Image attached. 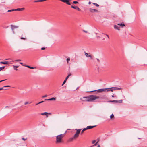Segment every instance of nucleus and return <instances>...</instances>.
I'll return each mask as SVG.
<instances>
[{
  "label": "nucleus",
  "instance_id": "b1692460",
  "mask_svg": "<svg viewBox=\"0 0 147 147\" xmlns=\"http://www.w3.org/2000/svg\"><path fill=\"white\" fill-rule=\"evenodd\" d=\"M94 5L96 6L97 7H99V5L98 4L96 3H92Z\"/></svg>",
  "mask_w": 147,
  "mask_h": 147
},
{
  "label": "nucleus",
  "instance_id": "bb28decb",
  "mask_svg": "<svg viewBox=\"0 0 147 147\" xmlns=\"http://www.w3.org/2000/svg\"><path fill=\"white\" fill-rule=\"evenodd\" d=\"M5 68L4 66L2 67H0V71Z\"/></svg>",
  "mask_w": 147,
  "mask_h": 147
},
{
  "label": "nucleus",
  "instance_id": "7c9ffc66",
  "mask_svg": "<svg viewBox=\"0 0 147 147\" xmlns=\"http://www.w3.org/2000/svg\"><path fill=\"white\" fill-rule=\"evenodd\" d=\"M36 67H31V66H30V69H36Z\"/></svg>",
  "mask_w": 147,
  "mask_h": 147
},
{
  "label": "nucleus",
  "instance_id": "9d476101",
  "mask_svg": "<svg viewBox=\"0 0 147 147\" xmlns=\"http://www.w3.org/2000/svg\"><path fill=\"white\" fill-rule=\"evenodd\" d=\"M51 115V113H48L47 112H44V113H41V115H46V117H48V115Z\"/></svg>",
  "mask_w": 147,
  "mask_h": 147
},
{
  "label": "nucleus",
  "instance_id": "f03ea898",
  "mask_svg": "<svg viewBox=\"0 0 147 147\" xmlns=\"http://www.w3.org/2000/svg\"><path fill=\"white\" fill-rule=\"evenodd\" d=\"M64 136V134H62L57 136L56 137V143L57 144L62 142V139Z\"/></svg>",
  "mask_w": 147,
  "mask_h": 147
},
{
  "label": "nucleus",
  "instance_id": "72a5a7b5",
  "mask_svg": "<svg viewBox=\"0 0 147 147\" xmlns=\"http://www.w3.org/2000/svg\"><path fill=\"white\" fill-rule=\"evenodd\" d=\"M44 102V101H41L40 102H39V103H38L36 104V105H38V104H40V103H43V102Z\"/></svg>",
  "mask_w": 147,
  "mask_h": 147
},
{
  "label": "nucleus",
  "instance_id": "412c9836",
  "mask_svg": "<svg viewBox=\"0 0 147 147\" xmlns=\"http://www.w3.org/2000/svg\"><path fill=\"white\" fill-rule=\"evenodd\" d=\"M20 39L21 40H27V38L26 37H21L20 38Z\"/></svg>",
  "mask_w": 147,
  "mask_h": 147
},
{
  "label": "nucleus",
  "instance_id": "4be33fe9",
  "mask_svg": "<svg viewBox=\"0 0 147 147\" xmlns=\"http://www.w3.org/2000/svg\"><path fill=\"white\" fill-rule=\"evenodd\" d=\"M71 75V74H69L67 76L66 78L65 79L66 80L68 79L69 77Z\"/></svg>",
  "mask_w": 147,
  "mask_h": 147
},
{
  "label": "nucleus",
  "instance_id": "0eeeda50",
  "mask_svg": "<svg viewBox=\"0 0 147 147\" xmlns=\"http://www.w3.org/2000/svg\"><path fill=\"white\" fill-rule=\"evenodd\" d=\"M89 10V11L91 13L98 12V10L95 9L90 8Z\"/></svg>",
  "mask_w": 147,
  "mask_h": 147
},
{
  "label": "nucleus",
  "instance_id": "8fccbe9b",
  "mask_svg": "<svg viewBox=\"0 0 147 147\" xmlns=\"http://www.w3.org/2000/svg\"><path fill=\"white\" fill-rule=\"evenodd\" d=\"M11 59L10 58L7 59H5V60H10Z\"/></svg>",
  "mask_w": 147,
  "mask_h": 147
},
{
  "label": "nucleus",
  "instance_id": "49530a36",
  "mask_svg": "<svg viewBox=\"0 0 147 147\" xmlns=\"http://www.w3.org/2000/svg\"><path fill=\"white\" fill-rule=\"evenodd\" d=\"M96 59L98 62H100V60H99V59L97 58Z\"/></svg>",
  "mask_w": 147,
  "mask_h": 147
},
{
  "label": "nucleus",
  "instance_id": "473e14b6",
  "mask_svg": "<svg viewBox=\"0 0 147 147\" xmlns=\"http://www.w3.org/2000/svg\"><path fill=\"white\" fill-rule=\"evenodd\" d=\"M31 103H29L28 102H25L24 103V104L25 105H26L27 104H30Z\"/></svg>",
  "mask_w": 147,
  "mask_h": 147
},
{
  "label": "nucleus",
  "instance_id": "20e7f679",
  "mask_svg": "<svg viewBox=\"0 0 147 147\" xmlns=\"http://www.w3.org/2000/svg\"><path fill=\"white\" fill-rule=\"evenodd\" d=\"M81 129H76V132L74 135L75 137H76L77 138H78V137Z\"/></svg>",
  "mask_w": 147,
  "mask_h": 147
},
{
  "label": "nucleus",
  "instance_id": "bf43d9fd",
  "mask_svg": "<svg viewBox=\"0 0 147 147\" xmlns=\"http://www.w3.org/2000/svg\"><path fill=\"white\" fill-rule=\"evenodd\" d=\"M100 146L99 145H98L97 147H100Z\"/></svg>",
  "mask_w": 147,
  "mask_h": 147
},
{
  "label": "nucleus",
  "instance_id": "f8f14e48",
  "mask_svg": "<svg viewBox=\"0 0 147 147\" xmlns=\"http://www.w3.org/2000/svg\"><path fill=\"white\" fill-rule=\"evenodd\" d=\"M96 125L95 126H88L86 128L87 129H90L96 127Z\"/></svg>",
  "mask_w": 147,
  "mask_h": 147
},
{
  "label": "nucleus",
  "instance_id": "c756f323",
  "mask_svg": "<svg viewBox=\"0 0 147 147\" xmlns=\"http://www.w3.org/2000/svg\"><path fill=\"white\" fill-rule=\"evenodd\" d=\"M66 81H67L65 79V80L63 81V84L62 85V86H63L65 83Z\"/></svg>",
  "mask_w": 147,
  "mask_h": 147
},
{
  "label": "nucleus",
  "instance_id": "6e6552de",
  "mask_svg": "<svg viewBox=\"0 0 147 147\" xmlns=\"http://www.w3.org/2000/svg\"><path fill=\"white\" fill-rule=\"evenodd\" d=\"M71 7L72 8L78 10L79 11H81V9L79 8L78 7L76 6H74L73 5H72L71 6Z\"/></svg>",
  "mask_w": 147,
  "mask_h": 147
},
{
  "label": "nucleus",
  "instance_id": "cd10ccee",
  "mask_svg": "<svg viewBox=\"0 0 147 147\" xmlns=\"http://www.w3.org/2000/svg\"><path fill=\"white\" fill-rule=\"evenodd\" d=\"M13 11H15V10H14V9L9 10L7 11V12H9Z\"/></svg>",
  "mask_w": 147,
  "mask_h": 147
},
{
  "label": "nucleus",
  "instance_id": "6ab92c4d",
  "mask_svg": "<svg viewBox=\"0 0 147 147\" xmlns=\"http://www.w3.org/2000/svg\"><path fill=\"white\" fill-rule=\"evenodd\" d=\"M117 102L120 103H121L122 102L123 100H117Z\"/></svg>",
  "mask_w": 147,
  "mask_h": 147
},
{
  "label": "nucleus",
  "instance_id": "2eb2a0df",
  "mask_svg": "<svg viewBox=\"0 0 147 147\" xmlns=\"http://www.w3.org/2000/svg\"><path fill=\"white\" fill-rule=\"evenodd\" d=\"M114 28L116 29H117L118 30H120L119 27H118L117 25H114Z\"/></svg>",
  "mask_w": 147,
  "mask_h": 147
},
{
  "label": "nucleus",
  "instance_id": "5fc2aeb1",
  "mask_svg": "<svg viewBox=\"0 0 147 147\" xmlns=\"http://www.w3.org/2000/svg\"><path fill=\"white\" fill-rule=\"evenodd\" d=\"M21 61V60H20V59H18V60H15V61Z\"/></svg>",
  "mask_w": 147,
  "mask_h": 147
},
{
  "label": "nucleus",
  "instance_id": "4c0bfd02",
  "mask_svg": "<svg viewBox=\"0 0 147 147\" xmlns=\"http://www.w3.org/2000/svg\"><path fill=\"white\" fill-rule=\"evenodd\" d=\"M96 142V140H93L92 141V144H93L95 143Z\"/></svg>",
  "mask_w": 147,
  "mask_h": 147
},
{
  "label": "nucleus",
  "instance_id": "603ef678",
  "mask_svg": "<svg viewBox=\"0 0 147 147\" xmlns=\"http://www.w3.org/2000/svg\"><path fill=\"white\" fill-rule=\"evenodd\" d=\"M45 101H47V100H48V101H49V100H48V99H45Z\"/></svg>",
  "mask_w": 147,
  "mask_h": 147
},
{
  "label": "nucleus",
  "instance_id": "5701e85b",
  "mask_svg": "<svg viewBox=\"0 0 147 147\" xmlns=\"http://www.w3.org/2000/svg\"><path fill=\"white\" fill-rule=\"evenodd\" d=\"M105 89H106V90H107V92L111 91V90H112V89H110V88H105Z\"/></svg>",
  "mask_w": 147,
  "mask_h": 147
},
{
  "label": "nucleus",
  "instance_id": "c85d7f7f",
  "mask_svg": "<svg viewBox=\"0 0 147 147\" xmlns=\"http://www.w3.org/2000/svg\"><path fill=\"white\" fill-rule=\"evenodd\" d=\"M35 2H41V0H36L35 1H34Z\"/></svg>",
  "mask_w": 147,
  "mask_h": 147
},
{
  "label": "nucleus",
  "instance_id": "423d86ee",
  "mask_svg": "<svg viewBox=\"0 0 147 147\" xmlns=\"http://www.w3.org/2000/svg\"><path fill=\"white\" fill-rule=\"evenodd\" d=\"M77 138L76 137H75L74 135L73 137L69 138L68 140L67 141L68 142H71L73 141L74 140L76 139Z\"/></svg>",
  "mask_w": 147,
  "mask_h": 147
},
{
  "label": "nucleus",
  "instance_id": "1a4fd4ad",
  "mask_svg": "<svg viewBox=\"0 0 147 147\" xmlns=\"http://www.w3.org/2000/svg\"><path fill=\"white\" fill-rule=\"evenodd\" d=\"M85 54L86 56L87 57H90V59H93V57L92 55L90 54H88L87 53L85 52Z\"/></svg>",
  "mask_w": 147,
  "mask_h": 147
},
{
  "label": "nucleus",
  "instance_id": "c9c22d12",
  "mask_svg": "<svg viewBox=\"0 0 147 147\" xmlns=\"http://www.w3.org/2000/svg\"><path fill=\"white\" fill-rule=\"evenodd\" d=\"M3 88V87L2 88H0V91L4 89ZM4 90H7V89H4Z\"/></svg>",
  "mask_w": 147,
  "mask_h": 147
},
{
  "label": "nucleus",
  "instance_id": "e433bc0d",
  "mask_svg": "<svg viewBox=\"0 0 147 147\" xmlns=\"http://www.w3.org/2000/svg\"><path fill=\"white\" fill-rule=\"evenodd\" d=\"M10 87V86L7 85V86H4L3 87L5 88V87Z\"/></svg>",
  "mask_w": 147,
  "mask_h": 147
},
{
  "label": "nucleus",
  "instance_id": "4468645a",
  "mask_svg": "<svg viewBox=\"0 0 147 147\" xmlns=\"http://www.w3.org/2000/svg\"><path fill=\"white\" fill-rule=\"evenodd\" d=\"M0 64H4L8 65L9 64V62L7 61H5L4 62H0Z\"/></svg>",
  "mask_w": 147,
  "mask_h": 147
},
{
  "label": "nucleus",
  "instance_id": "13d9d810",
  "mask_svg": "<svg viewBox=\"0 0 147 147\" xmlns=\"http://www.w3.org/2000/svg\"><path fill=\"white\" fill-rule=\"evenodd\" d=\"M112 97H114V94H113V95H112Z\"/></svg>",
  "mask_w": 147,
  "mask_h": 147
},
{
  "label": "nucleus",
  "instance_id": "7ed1b4c3",
  "mask_svg": "<svg viewBox=\"0 0 147 147\" xmlns=\"http://www.w3.org/2000/svg\"><path fill=\"white\" fill-rule=\"evenodd\" d=\"M106 90V89H105V88L100 89H98V90H95L92 91H86V92H86V93H88V92H96V91H97L98 92L100 93V92H104V91H105V90Z\"/></svg>",
  "mask_w": 147,
  "mask_h": 147
},
{
  "label": "nucleus",
  "instance_id": "6e6d98bb",
  "mask_svg": "<svg viewBox=\"0 0 147 147\" xmlns=\"http://www.w3.org/2000/svg\"><path fill=\"white\" fill-rule=\"evenodd\" d=\"M119 24V23H118L117 24V25H119L120 26V24Z\"/></svg>",
  "mask_w": 147,
  "mask_h": 147
},
{
  "label": "nucleus",
  "instance_id": "ea45409f",
  "mask_svg": "<svg viewBox=\"0 0 147 147\" xmlns=\"http://www.w3.org/2000/svg\"><path fill=\"white\" fill-rule=\"evenodd\" d=\"M102 34H104L105 35V34H103V33H102ZM106 36L107 37H108V38L109 39V36H108V35H107V34H106Z\"/></svg>",
  "mask_w": 147,
  "mask_h": 147
},
{
  "label": "nucleus",
  "instance_id": "f3484780",
  "mask_svg": "<svg viewBox=\"0 0 147 147\" xmlns=\"http://www.w3.org/2000/svg\"><path fill=\"white\" fill-rule=\"evenodd\" d=\"M56 99V98H51L48 99L49 101V100H55Z\"/></svg>",
  "mask_w": 147,
  "mask_h": 147
},
{
  "label": "nucleus",
  "instance_id": "37998d69",
  "mask_svg": "<svg viewBox=\"0 0 147 147\" xmlns=\"http://www.w3.org/2000/svg\"><path fill=\"white\" fill-rule=\"evenodd\" d=\"M6 79H5V80H1V81H0V83L1 82H2V81H4L5 80H6Z\"/></svg>",
  "mask_w": 147,
  "mask_h": 147
},
{
  "label": "nucleus",
  "instance_id": "3c124183",
  "mask_svg": "<svg viewBox=\"0 0 147 147\" xmlns=\"http://www.w3.org/2000/svg\"><path fill=\"white\" fill-rule=\"evenodd\" d=\"M91 3L90 2V1H89L88 3V4L90 5L91 4Z\"/></svg>",
  "mask_w": 147,
  "mask_h": 147
},
{
  "label": "nucleus",
  "instance_id": "ddd939ff",
  "mask_svg": "<svg viewBox=\"0 0 147 147\" xmlns=\"http://www.w3.org/2000/svg\"><path fill=\"white\" fill-rule=\"evenodd\" d=\"M24 8H17L16 9H14L15 11H22L24 10Z\"/></svg>",
  "mask_w": 147,
  "mask_h": 147
},
{
  "label": "nucleus",
  "instance_id": "f257e3e1",
  "mask_svg": "<svg viewBox=\"0 0 147 147\" xmlns=\"http://www.w3.org/2000/svg\"><path fill=\"white\" fill-rule=\"evenodd\" d=\"M99 96H97L94 95H90L88 96H84L83 98L84 100H82L83 101L92 102L94 100L100 98Z\"/></svg>",
  "mask_w": 147,
  "mask_h": 147
},
{
  "label": "nucleus",
  "instance_id": "a878e982",
  "mask_svg": "<svg viewBox=\"0 0 147 147\" xmlns=\"http://www.w3.org/2000/svg\"><path fill=\"white\" fill-rule=\"evenodd\" d=\"M110 118L111 119H112L114 117V115L113 114H112L110 116Z\"/></svg>",
  "mask_w": 147,
  "mask_h": 147
},
{
  "label": "nucleus",
  "instance_id": "4d7b16f0",
  "mask_svg": "<svg viewBox=\"0 0 147 147\" xmlns=\"http://www.w3.org/2000/svg\"><path fill=\"white\" fill-rule=\"evenodd\" d=\"M19 63L20 64H21V65H22L23 64V63H21V62H20Z\"/></svg>",
  "mask_w": 147,
  "mask_h": 147
},
{
  "label": "nucleus",
  "instance_id": "58836bf2",
  "mask_svg": "<svg viewBox=\"0 0 147 147\" xmlns=\"http://www.w3.org/2000/svg\"><path fill=\"white\" fill-rule=\"evenodd\" d=\"M47 95H45L44 96H42V98H45V97H47Z\"/></svg>",
  "mask_w": 147,
  "mask_h": 147
},
{
  "label": "nucleus",
  "instance_id": "2f4dec72",
  "mask_svg": "<svg viewBox=\"0 0 147 147\" xmlns=\"http://www.w3.org/2000/svg\"><path fill=\"white\" fill-rule=\"evenodd\" d=\"M73 3L74 4H77L78 3V2L77 1H74L73 2Z\"/></svg>",
  "mask_w": 147,
  "mask_h": 147
},
{
  "label": "nucleus",
  "instance_id": "09e8293b",
  "mask_svg": "<svg viewBox=\"0 0 147 147\" xmlns=\"http://www.w3.org/2000/svg\"><path fill=\"white\" fill-rule=\"evenodd\" d=\"M8 26H6V27H3L4 28H8Z\"/></svg>",
  "mask_w": 147,
  "mask_h": 147
},
{
  "label": "nucleus",
  "instance_id": "aec40b11",
  "mask_svg": "<svg viewBox=\"0 0 147 147\" xmlns=\"http://www.w3.org/2000/svg\"><path fill=\"white\" fill-rule=\"evenodd\" d=\"M120 26H121L122 27H123V26H125V25L123 24V23H121L120 24Z\"/></svg>",
  "mask_w": 147,
  "mask_h": 147
},
{
  "label": "nucleus",
  "instance_id": "a19ab883",
  "mask_svg": "<svg viewBox=\"0 0 147 147\" xmlns=\"http://www.w3.org/2000/svg\"><path fill=\"white\" fill-rule=\"evenodd\" d=\"M22 139L24 140V141L26 140L27 139V138H22Z\"/></svg>",
  "mask_w": 147,
  "mask_h": 147
},
{
  "label": "nucleus",
  "instance_id": "dca6fc26",
  "mask_svg": "<svg viewBox=\"0 0 147 147\" xmlns=\"http://www.w3.org/2000/svg\"><path fill=\"white\" fill-rule=\"evenodd\" d=\"M13 68L15 70H16V71L18 70V69H17V68L19 67L18 66L13 65Z\"/></svg>",
  "mask_w": 147,
  "mask_h": 147
},
{
  "label": "nucleus",
  "instance_id": "864d4df0",
  "mask_svg": "<svg viewBox=\"0 0 147 147\" xmlns=\"http://www.w3.org/2000/svg\"><path fill=\"white\" fill-rule=\"evenodd\" d=\"M9 107H9L8 106H7L5 107V108H9Z\"/></svg>",
  "mask_w": 147,
  "mask_h": 147
},
{
  "label": "nucleus",
  "instance_id": "052dcab7",
  "mask_svg": "<svg viewBox=\"0 0 147 147\" xmlns=\"http://www.w3.org/2000/svg\"><path fill=\"white\" fill-rule=\"evenodd\" d=\"M11 62H14V61L13 60V61H11Z\"/></svg>",
  "mask_w": 147,
  "mask_h": 147
},
{
  "label": "nucleus",
  "instance_id": "f704fd0d",
  "mask_svg": "<svg viewBox=\"0 0 147 147\" xmlns=\"http://www.w3.org/2000/svg\"><path fill=\"white\" fill-rule=\"evenodd\" d=\"M70 61V58H67V63H68V62Z\"/></svg>",
  "mask_w": 147,
  "mask_h": 147
},
{
  "label": "nucleus",
  "instance_id": "de8ad7c7",
  "mask_svg": "<svg viewBox=\"0 0 147 147\" xmlns=\"http://www.w3.org/2000/svg\"><path fill=\"white\" fill-rule=\"evenodd\" d=\"M83 31L86 33H87L88 32L87 31H86L84 30Z\"/></svg>",
  "mask_w": 147,
  "mask_h": 147
},
{
  "label": "nucleus",
  "instance_id": "393cba45",
  "mask_svg": "<svg viewBox=\"0 0 147 147\" xmlns=\"http://www.w3.org/2000/svg\"><path fill=\"white\" fill-rule=\"evenodd\" d=\"M109 102H115L117 103V100H110L109 101Z\"/></svg>",
  "mask_w": 147,
  "mask_h": 147
},
{
  "label": "nucleus",
  "instance_id": "a211bd4d",
  "mask_svg": "<svg viewBox=\"0 0 147 147\" xmlns=\"http://www.w3.org/2000/svg\"><path fill=\"white\" fill-rule=\"evenodd\" d=\"M86 130V128H84V129H83L81 132V134H82L83 133V132Z\"/></svg>",
  "mask_w": 147,
  "mask_h": 147
},
{
  "label": "nucleus",
  "instance_id": "a18cd8bd",
  "mask_svg": "<svg viewBox=\"0 0 147 147\" xmlns=\"http://www.w3.org/2000/svg\"><path fill=\"white\" fill-rule=\"evenodd\" d=\"M98 141L96 142V143L94 145V146H96V144H97V143H98Z\"/></svg>",
  "mask_w": 147,
  "mask_h": 147
},
{
  "label": "nucleus",
  "instance_id": "9b49d317",
  "mask_svg": "<svg viewBox=\"0 0 147 147\" xmlns=\"http://www.w3.org/2000/svg\"><path fill=\"white\" fill-rule=\"evenodd\" d=\"M11 29L13 32V33H14V28H18V26H14V25H11Z\"/></svg>",
  "mask_w": 147,
  "mask_h": 147
},
{
  "label": "nucleus",
  "instance_id": "39448f33",
  "mask_svg": "<svg viewBox=\"0 0 147 147\" xmlns=\"http://www.w3.org/2000/svg\"><path fill=\"white\" fill-rule=\"evenodd\" d=\"M110 89H112L111 91L113 92L114 90H119L121 89V88H119L117 87H113L110 88Z\"/></svg>",
  "mask_w": 147,
  "mask_h": 147
},
{
  "label": "nucleus",
  "instance_id": "c03bdc74",
  "mask_svg": "<svg viewBox=\"0 0 147 147\" xmlns=\"http://www.w3.org/2000/svg\"><path fill=\"white\" fill-rule=\"evenodd\" d=\"M45 49V47H42L41 48V49L42 50H44Z\"/></svg>",
  "mask_w": 147,
  "mask_h": 147
},
{
  "label": "nucleus",
  "instance_id": "79ce46f5",
  "mask_svg": "<svg viewBox=\"0 0 147 147\" xmlns=\"http://www.w3.org/2000/svg\"><path fill=\"white\" fill-rule=\"evenodd\" d=\"M25 66H26V67L28 68H30V66H29L28 65H25Z\"/></svg>",
  "mask_w": 147,
  "mask_h": 147
}]
</instances>
